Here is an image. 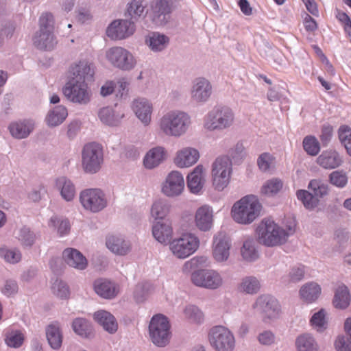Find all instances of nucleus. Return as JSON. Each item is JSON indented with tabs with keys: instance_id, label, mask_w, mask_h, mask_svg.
<instances>
[{
	"instance_id": "obj_56",
	"label": "nucleus",
	"mask_w": 351,
	"mask_h": 351,
	"mask_svg": "<svg viewBox=\"0 0 351 351\" xmlns=\"http://www.w3.org/2000/svg\"><path fill=\"white\" fill-rule=\"evenodd\" d=\"M329 181L332 185L343 188L348 183V177L342 171H335L330 174Z\"/></svg>"
},
{
	"instance_id": "obj_39",
	"label": "nucleus",
	"mask_w": 351,
	"mask_h": 351,
	"mask_svg": "<svg viewBox=\"0 0 351 351\" xmlns=\"http://www.w3.org/2000/svg\"><path fill=\"white\" fill-rule=\"evenodd\" d=\"M57 186L60 189L62 197L66 201H71L75 195V189L73 183L66 178H60L56 182Z\"/></svg>"
},
{
	"instance_id": "obj_8",
	"label": "nucleus",
	"mask_w": 351,
	"mask_h": 351,
	"mask_svg": "<svg viewBox=\"0 0 351 351\" xmlns=\"http://www.w3.org/2000/svg\"><path fill=\"white\" fill-rule=\"evenodd\" d=\"M232 173V162L227 156L217 158L212 166L213 186L221 191L228 185Z\"/></svg>"
},
{
	"instance_id": "obj_35",
	"label": "nucleus",
	"mask_w": 351,
	"mask_h": 351,
	"mask_svg": "<svg viewBox=\"0 0 351 351\" xmlns=\"http://www.w3.org/2000/svg\"><path fill=\"white\" fill-rule=\"evenodd\" d=\"M94 289L98 295L108 299L114 298L118 292L114 284L111 282L102 280L95 281Z\"/></svg>"
},
{
	"instance_id": "obj_49",
	"label": "nucleus",
	"mask_w": 351,
	"mask_h": 351,
	"mask_svg": "<svg viewBox=\"0 0 351 351\" xmlns=\"http://www.w3.org/2000/svg\"><path fill=\"white\" fill-rule=\"evenodd\" d=\"M326 313L324 309L313 314L310 322L311 326L317 331H322L326 328L327 321L326 318Z\"/></svg>"
},
{
	"instance_id": "obj_44",
	"label": "nucleus",
	"mask_w": 351,
	"mask_h": 351,
	"mask_svg": "<svg viewBox=\"0 0 351 351\" xmlns=\"http://www.w3.org/2000/svg\"><path fill=\"white\" fill-rule=\"evenodd\" d=\"M243 258L247 261H255L258 257V254L254 246V242L252 239L244 241L241 249Z\"/></svg>"
},
{
	"instance_id": "obj_42",
	"label": "nucleus",
	"mask_w": 351,
	"mask_h": 351,
	"mask_svg": "<svg viewBox=\"0 0 351 351\" xmlns=\"http://www.w3.org/2000/svg\"><path fill=\"white\" fill-rule=\"evenodd\" d=\"M72 326L75 332L81 337H89L93 333L91 325L85 319H75L73 322Z\"/></svg>"
},
{
	"instance_id": "obj_55",
	"label": "nucleus",
	"mask_w": 351,
	"mask_h": 351,
	"mask_svg": "<svg viewBox=\"0 0 351 351\" xmlns=\"http://www.w3.org/2000/svg\"><path fill=\"white\" fill-rule=\"evenodd\" d=\"M145 11V7L143 5L141 1L133 0L128 5L127 12L128 15L133 19H137L141 16Z\"/></svg>"
},
{
	"instance_id": "obj_58",
	"label": "nucleus",
	"mask_w": 351,
	"mask_h": 351,
	"mask_svg": "<svg viewBox=\"0 0 351 351\" xmlns=\"http://www.w3.org/2000/svg\"><path fill=\"white\" fill-rule=\"evenodd\" d=\"M53 293L61 299H66L69 295V290L67 285L61 280H56L52 286Z\"/></svg>"
},
{
	"instance_id": "obj_22",
	"label": "nucleus",
	"mask_w": 351,
	"mask_h": 351,
	"mask_svg": "<svg viewBox=\"0 0 351 351\" xmlns=\"http://www.w3.org/2000/svg\"><path fill=\"white\" fill-rule=\"evenodd\" d=\"M199 157L197 149L184 147L177 152L173 162L180 168L189 167L197 162Z\"/></svg>"
},
{
	"instance_id": "obj_17",
	"label": "nucleus",
	"mask_w": 351,
	"mask_h": 351,
	"mask_svg": "<svg viewBox=\"0 0 351 351\" xmlns=\"http://www.w3.org/2000/svg\"><path fill=\"white\" fill-rule=\"evenodd\" d=\"M184 187L182 175L177 171L170 172L162 186V193L169 197L178 196L182 193Z\"/></svg>"
},
{
	"instance_id": "obj_57",
	"label": "nucleus",
	"mask_w": 351,
	"mask_h": 351,
	"mask_svg": "<svg viewBox=\"0 0 351 351\" xmlns=\"http://www.w3.org/2000/svg\"><path fill=\"white\" fill-rule=\"evenodd\" d=\"M169 212V206L162 201H156L154 203L151 213L156 219H162Z\"/></svg>"
},
{
	"instance_id": "obj_5",
	"label": "nucleus",
	"mask_w": 351,
	"mask_h": 351,
	"mask_svg": "<svg viewBox=\"0 0 351 351\" xmlns=\"http://www.w3.org/2000/svg\"><path fill=\"white\" fill-rule=\"evenodd\" d=\"M234 120V114L231 108L226 106L215 108L208 112L204 127L209 130H223L230 127Z\"/></svg>"
},
{
	"instance_id": "obj_31",
	"label": "nucleus",
	"mask_w": 351,
	"mask_h": 351,
	"mask_svg": "<svg viewBox=\"0 0 351 351\" xmlns=\"http://www.w3.org/2000/svg\"><path fill=\"white\" fill-rule=\"evenodd\" d=\"M94 319L100 325L103 326L104 330L113 333L117 331L118 325L114 317L106 311H98L94 314Z\"/></svg>"
},
{
	"instance_id": "obj_9",
	"label": "nucleus",
	"mask_w": 351,
	"mask_h": 351,
	"mask_svg": "<svg viewBox=\"0 0 351 351\" xmlns=\"http://www.w3.org/2000/svg\"><path fill=\"white\" fill-rule=\"evenodd\" d=\"M103 160V147L100 144L89 143L84 145L82 151V167L86 172L98 171Z\"/></svg>"
},
{
	"instance_id": "obj_27",
	"label": "nucleus",
	"mask_w": 351,
	"mask_h": 351,
	"mask_svg": "<svg viewBox=\"0 0 351 351\" xmlns=\"http://www.w3.org/2000/svg\"><path fill=\"white\" fill-rule=\"evenodd\" d=\"M63 258L67 265L77 269H84L87 266V260L78 250L67 248L62 254Z\"/></svg>"
},
{
	"instance_id": "obj_60",
	"label": "nucleus",
	"mask_w": 351,
	"mask_h": 351,
	"mask_svg": "<svg viewBox=\"0 0 351 351\" xmlns=\"http://www.w3.org/2000/svg\"><path fill=\"white\" fill-rule=\"evenodd\" d=\"M274 157L269 153H263L259 156L257 165L261 171L268 170L274 162Z\"/></svg>"
},
{
	"instance_id": "obj_7",
	"label": "nucleus",
	"mask_w": 351,
	"mask_h": 351,
	"mask_svg": "<svg viewBox=\"0 0 351 351\" xmlns=\"http://www.w3.org/2000/svg\"><path fill=\"white\" fill-rule=\"evenodd\" d=\"M199 246L198 237L192 233L182 234L170 243V250L178 258H186L195 253Z\"/></svg>"
},
{
	"instance_id": "obj_10",
	"label": "nucleus",
	"mask_w": 351,
	"mask_h": 351,
	"mask_svg": "<svg viewBox=\"0 0 351 351\" xmlns=\"http://www.w3.org/2000/svg\"><path fill=\"white\" fill-rule=\"evenodd\" d=\"M208 339L216 351H233L235 347L234 335L223 326H218L213 328L210 330Z\"/></svg>"
},
{
	"instance_id": "obj_15",
	"label": "nucleus",
	"mask_w": 351,
	"mask_h": 351,
	"mask_svg": "<svg viewBox=\"0 0 351 351\" xmlns=\"http://www.w3.org/2000/svg\"><path fill=\"white\" fill-rule=\"evenodd\" d=\"M80 201L86 210L93 213L103 210L107 205L104 193L98 189L82 191L80 195Z\"/></svg>"
},
{
	"instance_id": "obj_38",
	"label": "nucleus",
	"mask_w": 351,
	"mask_h": 351,
	"mask_svg": "<svg viewBox=\"0 0 351 351\" xmlns=\"http://www.w3.org/2000/svg\"><path fill=\"white\" fill-rule=\"evenodd\" d=\"M350 302L349 290L345 285L339 286L335 291L333 304L336 308H346Z\"/></svg>"
},
{
	"instance_id": "obj_50",
	"label": "nucleus",
	"mask_w": 351,
	"mask_h": 351,
	"mask_svg": "<svg viewBox=\"0 0 351 351\" xmlns=\"http://www.w3.org/2000/svg\"><path fill=\"white\" fill-rule=\"evenodd\" d=\"M297 197L300 200L304 206L308 209L315 208L318 204L317 197L312 195L306 190H299L297 191Z\"/></svg>"
},
{
	"instance_id": "obj_19",
	"label": "nucleus",
	"mask_w": 351,
	"mask_h": 351,
	"mask_svg": "<svg viewBox=\"0 0 351 351\" xmlns=\"http://www.w3.org/2000/svg\"><path fill=\"white\" fill-rule=\"evenodd\" d=\"M172 10L169 0H156L152 5L151 14L153 22L157 25L165 24Z\"/></svg>"
},
{
	"instance_id": "obj_13",
	"label": "nucleus",
	"mask_w": 351,
	"mask_h": 351,
	"mask_svg": "<svg viewBox=\"0 0 351 351\" xmlns=\"http://www.w3.org/2000/svg\"><path fill=\"white\" fill-rule=\"evenodd\" d=\"M106 56L112 66L121 70H130L136 64L132 54L121 47L110 48L107 50Z\"/></svg>"
},
{
	"instance_id": "obj_20",
	"label": "nucleus",
	"mask_w": 351,
	"mask_h": 351,
	"mask_svg": "<svg viewBox=\"0 0 351 351\" xmlns=\"http://www.w3.org/2000/svg\"><path fill=\"white\" fill-rule=\"evenodd\" d=\"M213 87L210 82L204 77H199L194 80L191 95L193 101L196 102H205L211 96Z\"/></svg>"
},
{
	"instance_id": "obj_2",
	"label": "nucleus",
	"mask_w": 351,
	"mask_h": 351,
	"mask_svg": "<svg viewBox=\"0 0 351 351\" xmlns=\"http://www.w3.org/2000/svg\"><path fill=\"white\" fill-rule=\"evenodd\" d=\"M258 241L267 246H276L286 242L288 234L269 219H263L257 229Z\"/></svg>"
},
{
	"instance_id": "obj_51",
	"label": "nucleus",
	"mask_w": 351,
	"mask_h": 351,
	"mask_svg": "<svg viewBox=\"0 0 351 351\" xmlns=\"http://www.w3.org/2000/svg\"><path fill=\"white\" fill-rule=\"evenodd\" d=\"M5 341L9 347L19 348L23 343L24 335L19 330L8 332Z\"/></svg>"
},
{
	"instance_id": "obj_37",
	"label": "nucleus",
	"mask_w": 351,
	"mask_h": 351,
	"mask_svg": "<svg viewBox=\"0 0 351 351\" xmlns=\"http://www.w3.org/2000/svg\"><path fill=\"white\" fill-rule=\"evenodd\" d=\"M67 115L66 108L63 106H58L48 113L46 117L47 123L49 126H57L64 121Z\"/></svg>"
},
{
	"instance_id": "obj_23",
	"label": "nucleus",
	"mask_w": 351,
	"mask_h": 351,
	"mask_svg": "<svg viewBox=\"0 0 351 351\" xmlns=\"http://www.w3.org/2000/svg\"><path fill=\"white\" fill-rule=\"evenodd\" d=\"M132 109L138 119L145 125L151 122L153 107L146 99H137L133 101Z\"/></svg>"
},
{
	"instance_id": "obj_26",
	"label": "nucleus",
	"mask_w": 351,
	"mask_h": 351,
	"mask_svg": "<svg viewBox=\"0 0 351 351\" xmlns=\"http://www.w3.org/2000/svg\"><path fill=\"white\" fill-rule=\"evenodd\" d=\"M69 73L73 75L72 79L85 82L86 80H92L94 75V68L92 64L86 61H81L72 66Z\"/></svg>"
},
{
	"instance_id": "obj_52",
	"label": "nucleus",
	"mask_w": 351,
	"mask_h": 351,
	"mask_svg": "<svg viewBox=\"0 0 351 351\" xmlns=\"http://www.w3.org/2000/svg\"><path fill=\"white\" fill-rule=\"evenodd\" d=\"M282 187V182L278 179H271L267 181L261 189V193L266 195H273L277 193Z\"/></svg>"
},
{
	"instance_id": "obj_18",
	"label": "nucleus",
	"mask_w": 351,
	"mask_h": 351,
	"mask_svg": "<svg viewBox=\"0 0 351 351\" xmlns=\"http://www.w3.org/2000/svg\"><path fill=\"white\" fill-rule=\"evenodd\" d=\"M134 31L135 26L133 22L128 20H117L109 25L106 33L112 39L121 40L132 35Z\"/></svg>"
},
{
	"instance_id": "obj_64",
	"label": "nucleus",
	"mask_w": 351,
	"mask_h": 351,
	"mask_svg": "<svg viewBox=\"0 0 351 351\" xmlns=\"http://www.w3.org/2000/svg\"><path fill=\"white\" fill-rule=\"evenodd\" d=\"M258 341L263 345H271L274 342V335L270 331H264L258 337Z\"/></svg>"
},
{
	"instance_id": "obj_14",
	"label": "nucleus",
	"mask_w": 351,
	"mask_h": 351,
	"mask_svg": "<svg viewBox=\"0 0 351 351\" xmlns=\"http://www.w3.org/2000/svg\"><path fill=\"white\" fill-rule=\"evenodd\" d=\"M192 282L200 287L217 289L223 283L221 274L213 269H199L191 274Z\"/></svg>"
},
{
	"instance_id": "obj_24",
	"label": "nucleus",
	"mask_w": 351,
	"mask_h": 351,
	"mask_svg": "<svg viewBox=\"0 0 351 351\" xmlns=\"http://www.w3.org/2000/svg\"><path fill=\"white\" fill-rule=\"evenodd\" d=\"M316 162L326 169H335L341 165L342 159L339 154L333 149L324 151L316 159Z\"/></svg>"
},
{
	"instance_id": "obj_61",
	"label": "nucleus",
	"mask_w": 351,
	"mask_h": 351,
	"mask_svg": "<svg viewBox=\"0 0 351 351\" xmlns=\"http://www.w3.org/2000/svg\"><path fill=\"white\" fill-rule=\"evenodd\" d=\"M334 346L337 351H351V341L344 336H338Z\"/></svg>"
},
{
	"instance_id": "obj_43",
	"label": "nucleus",
	"mask_w": 351,
	"mask_h": 351,
	"mask_svg": "<svg viewBox=\"0 0 351 351\" xmlns=\"http://www.w3.org/2000/svg\"><path fill=\"white\" fill-rule=\"evenodd\" d=\"M146 43L153 51H161L167 46L169 38L165 35L153 33L146 40Z\"/></svg>"
},
{
	"instance_id": "obj_4",
	"label": "nucleus",
	"mask_w": 351,
	"mask_h": 351,
	"mask_svg": "<svg viewBox=\"0 0 351 351\" xmlns=\"http://www.w3.org/2000/svg\"><path fill=\"white\" fill-rule=\"evenodd\" d=\"M40 30L34 37V43L40 49L50 50L56 44L53 34V17L49 13L43 14L39 20Z\"/></svg>"
},
{
	"instance_id": "obj_54",
	"label": "nucleus",
	"mask_w": 351,
	"mask_h": 351,
	"mask_svg": "<svg viewBox=\"0 0 351 351\" xmlns=\"http://www.w3.org/2000/svg\"><path fill=\"white\" fill-rule=\"evenodd\" d=\"M184 317L190 322L199 323L204 319L202 312L195 306L189 305L184 311Z\"/></svg>"
},
{
	"instance_id": "obj_3",
	"label": "nucleus",
	"mask_w": 351,
	"mask_h": 351,
	"mask_svg": "<svg viewBox=\"0 0 351 351\" xmlns=\"http://www.w3.org/2000/svg\"><path fill=\"white\" fill-rule=\"evenodd\" d=\"M191 123L190 117L182 112H170L160 119V128L167 136H180Z\"/></svg>"
},
{
	"instance_id": "obj_33",
	"label": "nucleus",
	"mask_w": 351,
	"mask_h": 351,
	"mask_svg": "<svg viewBox=\"0 0 351 351\" xmlns=\"http://www.w3.org/2000/svg\"><path fill=\"white\" fill-rule=\"evenodd\" d=\"M46 336L53 349H59L62 343V335L58 323L49 324L46 328Z\"/></svg>"
},
{
	"instance_id": "obj_28",
	"label": "nucleus",
	"mask_w": 351,
	"mask_h": 351,
	"mask_svg": "<svg viewBox=\"0 0 351 351\" xmlns=\"http://www.w3.org/2000/svg\"><path fill=\"white\" fill-rule=\"evenodd\" d=\"M204 169L202 165H197L187 176V186L190 191L195 194L198 193L204 183Z\"/></svg>"
},
{
	"instance_id": "obj_46",
	"label": "nucleus",
	"mask_w": 351,
	"mask_h": 351,
	"mask_svg": "<svg viewBox=\"0 0 351 351\" xmlns=\"http://www.w3.org/2000/svg\"><path fill=\"white\" fill-rule=\"evenodd\" d=\"M303 147L310 156H317L320 151V145L318 140L313 136H307L303 139Z\"/></svg>"
},
{
	"instance_id": "obj_12",
	"label": "nucleus",
	"mask_w": 351,
	"mask_h": 351,
	"mask_svg": "<svg viewBox=\"0 0 351 351\" xmlns=\"http://www.w3.org/2000/svg\"><path fill=\"white\" fill-rule=\"evenodd\" d=\"M253 309L262 314L263 320L268 322L279 315L280 306L278 302L270 295H261L252 306Z\"/></svg>"
},
{
	"instance_id": "obj_45",
	"label": "nucleus",
	"mask_w": 351,
	"mask_h": 351,
	"mask_svg": "<svg viewBox=\"0 0 351 351\" xmlns=\"http://www.w3.org/2000/svg\"><path fill=\"white\" fill-rule=\"evenodd\" d=\"M49 226L58 230L60 236H63L69 233L70 230V224L67 219L53 217L49 221Z\"/></svg>"
},
{
	"instance_id": "obj_47",
	"label": "nucleus",
	"mask_w": 351,
	"mask_h": 351,
	"mask_svg": "<svg viewBox=\"0 0 351 351\" xmlns=\"http://www.w3.org/2000/svg\"><path fill=\"white\" fill-rule=\"evenodd\" d=\"M335 17L341 23L346 37L351 43V18L346 12L339 9L335 11Z\"/></svg>"
},
{
	"instance_id": "obj_48",
	"label": "nucleus",
	"mask_w": 351,
	"mask_h": 351,
	"mask_svg": "<svg viewBox=\"0 0 351 351\" xmlns=\"http://www.w3.org/2000/svg\"><path fill=\"white\" fill-rule=\"evenodd\" d=\"M339 138L345 147L347 153L351 156V128L348 125H341L338 131Z\"/></svg>"
},
{
	"instance_id": "obj_32",
	"label": "nucleus",
	"mask_w": 351,
	"mask_h": 351,
	"mask_svg": "<svg viewBox=\"0 0 351 351\" xmlns=\"http://www.w3.org/2000/svg\"><path fill=\"white\" fill-rule=\"evenodd\" d=\"M9 130L14 137L23 138L32 132L34 123L31 121L14 122L10 124Z\"/></svg>"
},
{
	"instance_id": "obj_30",
	"label": "nucleus",
	"mask_w": 351,
	"mask_h": 351,
	"mask_svg": "<svg viewBox=\"0 0 351 351\" xmlns=\"http://www.w3.org/2000/svg\"><path fill=\"white\" fill-rule=\"evenodd\" d=\"M152 234L154 238L161 243L169 241L171 239L173 234L171 223L167 221H157L153 226Z\"/></svg>"
},
{
	"instance_id": "obj_6",
	"label": "nucleus",
	"mask_w": 351,
	"mask_h": 351,
	"mask_svg": "<svg viewBox=\"0 0 351 351\" xmlns=\"http://www.w3.org/2000/svg\"><path fill=\"white\" fill-rule=\"evenodd\" d=\"M152 341L156 346H165L170 340V324L167 318L160 314L154 315L149 326Z\"/></svg>"
},
{
	"instance_id": "obj_62",
	"label": "nucleus",
	"mask_w": 351,
	"mask_h": 351,
	"mask_svg": "<svg viewBox=\"0 0 351 351\" xmlns=\"http://www.w3.org/2000/svg\"><path fill=\"white\" fill-rule=\"evenodd\" d=\"M19 239L23 245L31 246L34 240V235L29 229L23 228L21 230Z\"/></svg>"
},
{
	"instance_id": "obj_34",
	"label": "nucleus",
	"mask_w": 351,
	"mask_h": 351,
	"mask_svg": "<svg viewBox=\"0 0 351 351\" xmlns=\"http://www.w3.org/2000/svg\"><path fill=\"white\" fill-rule=\"evenodd\" d=\"M321 293L320 287L315 282L307 283L300 290L301 299L306 303L315 302Z\"/></svg>"
},
{
	"instance_id": "obj_63",
	"label": "nucleus",
	"mask_w": 351,
	"mask_h": 351,
	"mask_svg": "<svg viewBox=\"0 0 351 351\" xmlns=\"http://www.w3.org/2000/svg\"><path fill=\"white\" fill-rule=\"evenodd\" d=\"M333 132V128L330 125H324L322 128L320 140L323 144H327L331 139Z\"/></svg>"
},
{
	"instance_id": "obj_59",
	"label": "nucleus",
	"mask_w": 351,
	"mask_h": 351,
	"mask_svg": "<svg viewBox=\"0 0 351 351\" xmlns=\"http://www.w3.org/2000/svg\"><path fill=\"white\" fill-rule=\"evenodd\" d=\"M0 255L9 263H16L21 260V254L19 251L15 250L0 249Z\"/></svg>"
},
{
	"instance_id": "obj_29",
	"label": "nucleus",
	"mask_w": 351,
	"mask_h": 351,
	"mask_svg": "<svg viewBox=\"0 0 351 351\" xmlns=\"http://www.w3.org/2000/svg\"><path fill=\"white\" fill-rule=\"evenodd\" d=\"M98 116L101 121L108 125H115L123 117L124 114L120 108L115 106V109L110 107H105L99 111Z\"/></svg>"
},
{
	"instance_id": "obj_1",
	"label": "nucleus",
	"mask_w": 351,
	"mask_h": 351,
	"mask_svg": "<svg viewBox=\"0 0 351 351\" xmlns=\"http://www.w3.org/2000/svg\"><path fill=\"white\" fill-rule=\"evenodd\" d=\"M262 205L255 195H249L236 202L231 209V215L238 223H252L261 215Z\"/></svg>"
},
{
	"instance_id": "obj_21",
	"label": "nucleus",
	"mask_w": 351,
	"mask_h": 351,
	"mask_svg": "<svg viewBox=\"0 0 351 351\" xmlns=\"http://www.w3.org/2000/svg\"><path fill=\"white\" fill-rule=\"evenodd\" d=\"M214 222L213 208L208 205H203L198 208L195 214V224L201 231H209Z\"/></svg>"
},
{
	"instance_id": "obj_16",
	"label": "nucleus",
	"mask_w": 351,
	"mask_h": 351,
	"mask_svg": "<svg viewBox=\"0 0 351 351\" xmlns=\"http://www.w3.org/2000/svg\"><path fill=\"white\" fill-rule=\"evenodd\" d=\"M231 244L228 237L221 232L213 238L212 244V255L215 261L221 263L226 261L230 256Z\"/></svg>"
},
{
	"instance_id": "obj_41",
	"label": "nucleus",
	"mask_w": 351,
	"mask_h": 351,
	"mask_svg": "<svg viewBox=\"0 0 351 351\" xmlns=\"http://www.w3.org/2000/svg\"><path fill=\"white\" fill-rule=\"evenodd\" d=\"M295 343L298 351H317V343L309 335L304 334L299 336Z\"/></svg>"
},
{
	"instance_id": "obj_40",
	"label": "nucleus",
	"mask_w": 351,
	"mask_h": 351,
	"mask_svg": "<svg viewBox=\"0 0 351 351\" xmlns=\"http://www.w3.org/2000/svg\"><path fill=\"white\" fill-rule=\"evenodd\" d=\"M261 286L258 280L252 276L244 278L238 286V289L241 292L248 294H254L258 292Z\"/></svg>"
},
{
	"instance_id": "obj_53",
	"label": "nucleus",
	"mask_w": 351,
	"mask_h": 351,
	"mask_svg": "<svg viewBox=\"0 0 351 351\" xmlns=\"http://www.w3.org/2000/svg\"><path fill=\"white\" fill-rule=\"evenodd\" d=\"M308 188L314 193V195L323 197L328 193V186L320 180H312L308 184Z\"/></svg>"
},
{
	"instance_id": "obj_11",
	"label": "nucleus",
	"mask_w": 351,
	"mask_h": 351,
	"mask_svg": "<svg viewBox=\"0 0 351 351\" xmlns=\"http://www.w3.org/2000/svg\"><path fill=\"white\" fill-rule=\"evenodd\" d=\"M64 95L71 101L86 104L90 99V92L84 82L72 79L62 88Z\"/></svg>"
},
{
	"instance_id": "obj_36",
	"label": "nucleus",
	"mask_w": 351,
	"mask_h": 351,
	"mask_svg": "<svg viewBox=\"0 0 351 351\" xmlns=\"http://www.w3.org/2000/svg\"><path fill=\"white\" fill-rule=\"evenodd\" d=\"M106 245L110 251L119 255H125L130 250V246L125 241L113 235L108 237Z\"/></svg>"
},
{
	"instance_id": "obj_25",
	"label": "nucleus",
	"mask_w": 351,
	"mask_h": 351,
	"mask_svg": "<svg viewBox=\"0 0 351 351\" xmlns=\"http://www.w3.org/2000/svg\"><path fill=\"white\" fill-rule=\"evenodd\" d=\"M167 156V151L163 147H153L145 156L143 164L147 169H154L162 162Z\"/></svg>"
}]
</instances>
